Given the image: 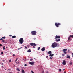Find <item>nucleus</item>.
Segmentation results:
<instances>
[{
  "label": "nucleus",
  "mask_w": 73,
  "mask_h": 73,
  "mask_svg": "<svg viewBox=\"0 0 73 73\" xmlns=\"http://www.w3.org/2000/svg\"><path fill=\"white\" fill-rule=\"evenodd\" d=\"M57 45H58L57 43L54 42L52 44L51 46H52V48H56V47H57Z\"/></svg>",
  "instance_id": "f257e3e1"
},
{
  "label": "nucleus",
  "mask_w": 73,
  "mask_h": 73,
  "mask_svg": "<svg viewBox=\"0 0 73 73\" xmlns=\"http://www.w3.org/2000/svg\"><path fill=\"white\" fill-rule=\"evenodd\" d=\"M19 44H22L24 42V39L23 38H20L19 40Z\"/></svg>",
  "instance_id": "f03ea898"
},
{
  "label": "nucleus",
  "mask_w": 73,
  "mask_h": 73,
  "mask_svg": "<svg viewBox=\"0 0 73 73\" xmlns=\"http://www.w3.org/2000/svg\"><path fill=\"white\" fill-rule=\"evenodd\" d=\"M55 26L58 28V27H59V25H61V23H55Z\"/></svg>",
  "instance_id": "7ed1b4c3"
},
{
  "label": "nucleus",
  "mask_w": 73,
  "mask_h": 73,
  "mask_svg": "<svg viewBox=\"0 0 73 73\" xmlns=\"http://www.w3.org/2000/svg\"><path fill=\"white\" fill-rule=\"evenodd\" d=\"M37 33V32L35 31H32L31 32V34L33 35V36H35Z\"/></svg>",
  "instance_id": "20e7f679"
},
{
  "label": "nucleus",
  "mask_w": 73,
  "mask_h": 73,
  "mask_svg": "<svg viewBox=\"0 0 73 73\" xmlns=\"http://www.w3.org/2000/svg\"><path fill=\"white\" fill-rule=\"evenodd\" d=\"M31 46H37V44L35 43H30Z\"/></svg>",
  "instance_id": "39448f33"
},
{
  "label": "nucleus",
  "mask_w": 73,
  "mask_h": 73,
  "mask_svg": "<svg viewBox=\"0 0 73 73\" xmlns=\"http://www.w3.org/2000/svg\"><path fill=\"white\" fill-rule=\"evenodd\" d=\"M41 50L42 52H44V51H45V48L43 47L41 49Z\"/></svg>",
  "instance_id": "423d86ee"
},
{
  "label": "nucleus",
  "mask_w": 73,
  "mask_h": 73,
  "mask_svg": "<svg viewBox=\"0 0 73 73\" xmlns=\"http://www.w3.org/2000/svg\"><path fill=\"white\" fill-rule=\"evenodd\" d=\"M66 61L65 60H64L63 61L62 64L64 65H66Z\"/></svg>",
  "instance_id": "0eeeda50"
},
{
  "label": "nucleus",
  "mask_w": 73,
  "mask_h": 73,
  "mask_svg": "<svg viewBox=\"0 0 73 73\" xmlns=\"http://www.w3.org/2000/svg\"><path fill=\"white\" fill-rule=\"evenodd\" d=\"M60 38V36H58L57 35H56L55 36V39H57V38Z\"/></svg>",
  "instance_id": "6e6552de"
},
{
  "label": "nucleus",
  "mask_w": 73,
  "mask_h": 73,
  "mask_svg": "<svg viewBox=\"0 0 73 73\" xmlns=\"http://www.w3.org/2000/svg\"><path fill=\"white\" fill-rule=\"evenodd\" d=\"M34 62H29V64H30V65H33V64H34Z\"/></svg>",
  "instance_id": "1a4fd4ad"
},
{
  "label": "nucleus",
  "mask_w": 73,
  "mask_h": 73,
  "mask_svg": "<svg viewBox=\"0 0 73 73\" xmlns=\"http://www.w3.org/2000/svg\"><path fill=\"white\" fill-rule=\"evenodd\" d=\"M68 49H63V52H66V51H67Z\"/></svg>",
  "instance_id": "9d476101"
},
{
  "label": "nucleus",
  "mask_w": 73,
  "mask_h": 73,
  "mask_svg": "<svg viewBox=\"0 0 73 73\" xmlns=\"http://www.w3.org/2000/svg\"><path fill=\"white\" fill-rule=\"evenodd\" d=\"M52 54V51H49L48 52V54Z\"/></svg>",
  "instance_id": "9b49d317"
},
{
  "label": "nucleus",
  "mask_w": 73,
  "mask_h": 73,
  "mask_svg": "<svg viewBox=\"0 0 73 73\" xmlns=\"http://www.w3.org/2000/svg\"><path fill=\"white\" fill-rule=\"evenodd\" d=\"M55 41H57V42H58V41H60V39H56L55 40Z\"/></svg>",
  "instance_id": "f8f14e48"
},
{
  "label": "nucleus",
  "mask_w": 73,
  "mask_h": 73,
  "mask_svg": "<svg viewBox=\"0 0 73 73\" xmlns=\"http://www.w3.org/2000/svg\"><path fill=\"white\" fill-rule=\"evenodd\" d=\"M70 37H71V36H70H70H69L68 38V40H70H70H70Z\"/></svg>",
  "instance_id": "ddd939ff"
},
{
  "label": "nucleus",
  "mask_w": 73,
  "mask_h": 73,
  "mask_svg": "<svg viewBox=\"0 0 73 73\" xmlns=\"http://www.w3.org/2000/svg\"><path fill=\"white\" fill-rule=\"evenodd\" d=\"M54 55V54H52V55L51 54H50L49 55V56L50 57H53V56Z\"/></svg>",
  "instance_id": "4468645a"
},
{
  "label": "nucleus",
  "mask_w": 73,
  "mask_h": 73,
  "mask_svg": "<svg viewBox=\"0 0 73 73\" xmlns=\"http://www.w3.org/2000/svg\"><path fill=\"white\" fill-rule=\"evenodd\" d=\"M66 58L69 59H70V57L69 56H68L66 57Z\"/></svg>",
  "instance_id": "2eb2a0df"
},
{
  "label": "nucleus",
  "mask_w": 73,
  "mask_h": 73,
  "mask_svg": "<svg viewBox=\"0 0 73 73\" xmlns=\"http://www.w3.org/2000/svg\"><path fill=\"white\" fill-rule=\"evenodd\" d=\"M16 37L15 36H12V38H15Z\"/></svg>",
  "instance_id": "dca6fc26"
},
{
  "label": "nucleus",
  "mask_w": 73,
  "mask_h": 73,
  "mask_svg": "<svg viewBox=\"0 0 73 73\" xmlns=\"http://www.w3.org/2000/svg\"><path fill=\"white\" fill-rule=\"evenodd\" d=\"M22 73H25L24 70H23V69H22Z\"/></svg>",
  "instance_id": "f3484780"
},
{
  "label": "nucleus",
  "mask_w": 73,
  "mask_h": 73,
  "mask_svg": "<svg viewBox=\"0 0 73 73\" xmlns=\"http://www.w3.org/2000/svg\"><path fill=\"white\" fill-rule=\"evenodd\" d=\"M31 52V50H30V49H29L27 51V52H28L29 53Z\"/></svg>",
  "instance_id": "a211bd4d"
},
{
  "label": "nucleus",
  "mask_w": 73,
  "mask_h": 73,
  "mask_svg": "<svg viewBox=\"0 0 73 73\" xmlns=\"http://www.w3.org/2000/svg\"><path fill=\"white\" fill-rule=\"evenodd\" d=\"M5 46H3V50H5Z\"/></svg>",
  "instance_id": "6ab92c4d"
},
{
  "label": "nucleus",
  "mask_w": 73,
  "mask_h": 73,
  "mask_svg": "<svg viewBox=\"0 0 73 73\" xmlns=\"http://www.w3.org/2000/svg\"><path fill=\"white\" fill-rule=\"evenodd\" d=\"M16 70H17L18 71H20V70L18 68H17V69H16Z\"/></svg>",
  "instance_id": "aec40b11"
},
{
  "label": "nucleus",
  "mask_w": 73,
  "mask_h": 73,
  "mask_svg": "<svg viewBox=\"0 0 73 73\" xmlns=\"http://www.w3.org/2000/svg\"><path fill=\"white\" fill-rule=\"evenodd\" d=\"M40 49H41V48H40V47H39L38 48V50H40Z\"/></svg>",
  "instance_id": "412c9836"
},
{
  "label": "nucleus",
  "mask_w": 73,
  "mask_h": 73,
  "mask_svg": "<svg viewBox=\"0 0 73 73\" xmlns=\"http://www.w3.org/2000/svg\"><path fill=\"white\" fill-rule=\"evenodd\" d=\"M2 38H3V39H5V37L4 36L3 37H2Z\"/></svg>",
  "instance_id": "4be33fe9"
},
{
  "label": "nucleus",
  "mask_w": 73,
  "mask_h": 73,
  "mask_svg": "<svg viewBox=\"0 0 73 73\" xmlns=\"http://www.w3.org/2000/svg\"><path fill=\"white\" fill-rule=\"evenodd\" d=\"M2 42H4V43H6L5 42H4V40H3L2 41Z\"/></svg>",
  "instance_id": "5701e85b"
},
{
  "label": "nucleus",
  "mask_w": 73,
  "mask_h": 73,
  "mask_svg": "<svg viewBox=\"0 0 73 73\" xmlns=\"http://www.w3.org/2000/svg\"><path fill=\"white\" fill-rule=\"evenodd\" d=\"M70 65H72V62H70Z\"/></svg>",
  "instance_id": "b1692460"
},
{
  "label": "nucleus",
  "mask_w": 73,
  "mask_h": 73,
  "mask_svg": "<svg viewBox=\"0 0 73 73\" xmlns=\"http://www.w3.org/2000/svg\"><path fill=\"white\" fill-rule=\"evenodd\" d=\"M59 72H61V69H59Z\"/></svg>",
  "instance_id": "393cba45"
},
{
  "label": "nucleus",
  "mask_w": 73,
  "mask_h": 73,
  "mask_svg": "<svg viewBox=\"0 0 73 73\" xmlns=\"http://www.w3.org/2000/svg\"><path fill=\"white\" fill-rule=\"evenodd\" d=\"M0 46H3V45L1 44H0Z\"/></svg>",
  "instance_id": "a878e982"
},
{
  "label": "nucleus",
  "mask_w": 73,
  "mask_h": 73,
  "mask_svg": "<svg viewBox=\"0 0 73 73\" xmlns=\"http://www.w3.org/2000/svg\"><path fill=\"white\" fill-rule=\"evenodd\" d=\"M64 54H66V53H67V52H64Z\"/></svg>",
  "instance_id": "bb28decb"
},
{
  "label": "nucleus",
  "mask_w": 73,
  "mask_h": 73,
  "mask_svg": "<svg viewBox=\"0 0 73 73\" xmlns=\"http://www.w3.org/2000/svg\"><path fill=\"white\" fill-rule=\"evenodd\" d=\"M9 62H11V60H9Z\"/></svg>",
  "instance_id": "cd10ccee"
},
{
  "label": "nucleus",
  "mask_w": 73,
  "mask_h": 73,
  "mask_svg": "<svg viewBox=\"0 0 73 73\" xmlns=\"http://www.w3.org/2000/svg\"><path fill=\"white\" fill-rule=\"evenodd\" d=\"M50 59H53V57H50Z\"/></svg>",
  "instance_id": "c85d7f7f"
},
{
  "label": "nucleus",
  "mask_w": 73,
  "mask_h": 73,
  "mask_svg": "<svg viewBox=\"0 0 73 73\" xmlns=\"http://www.w3.org/2000/svg\"><path fill=\"white\" fill-rule=\"evenodd\" d=\"M32 60H33V59H31L30 60V61H32Z\"/></svg>",
  "instance_id": "c756f323"
},
{
  "label": "nucleus",
  "mask_w": 73,
  "mask_h": 73,
  "mask_svg": "<svg viewBox=\"0 0 73 73\" xmlns=\"http://www.w3.org/2000/svg\"><path fill=\"white\" fill-rule=\"evenodd\" d=\"M35 46H33V48H35Z\"/></svg>",
  "instance_id": "7c9ffc66"
},
{
  "label": "nucleus",
  "mask_w": 73,
  "mask_h": 73,
  "mask_svg": "<svg viewBox=\"0 0 73 73\" xmlns=\"http://www.w3.org/2000/svg\"><path fill=\"white\" fill-rule=\"evenodd\" d=\"M3 40V38L0 39V40Z\"/></svg>",
  "instance_id": "2f4dec72"
},
{
  "label": "nucleus",
  "mask_w": 73,
  "mask_h": 73,
  "mask_svg": "<svg viewBox=\"0 0 73 73\" xmlns=\"http://www.w3.org/2000/svg\"><path fill=\"white\" fill-rule=\"evenodd\" d=\"M1 54H3V52H1Z\"/></svg>",
  "instance_id": "473e14b6"
},
{
  "label": "nucleus",
  "mask_w": 73,
  "mask_h": 73,
  "mask_svg": "<svg viewBox=\"0 0 73 73\" xmlns=\"http://www.w3.org/2000/svg\"><path fill=\"white\" fill-rule=\"evenodd\" d=\"M9 36H10V37H12V35H10Z\"/></svg>",
  "instance_id": "72a5a7b5"
},
{
  "label": "nucleus",
  "mask_w": 73,
  "mask_h": 73,
  "mask_svg": "<svg viewBox=\"0 0 73 73\" xmlns=\"http://www.w3.org/2000/svg\"><path fill=\"white\" fill-rule=\"evenodd\" d=\"M24 66H27V64H25Z\"/></svg>",
  "instance_id": "f704fd0d"
},
{
  "label": "nucleus",
  "mask_w": 73,
  "mask_h": 73,
  "mask_svg": "<svg viewBox=\"0 0 73 73\" xmlns=\"http://www.w3.org/2000/svg\"><path fill=\"white\" fill-rule=\"evenodd\" d=\"M31 73H34V72H33V71H31Z\"/></svg>",
  "instance_id": "c9c22d12"
},
{
  "label": "nucleus",
  "mask_w": 73,
  "mask_h": 73,
  "mask_svg": "<svg viewBox=\"0 0 73 73\" xmlns=\"http://www.w3.org/2000/svg\"><path fill=\"white\" fill-rule=\"evenodd\" d=\"M62 55H63V56H65V55L63 54H62Z\"/></svg>",
  "instance_id": "e433bc0d"
},
{
  "label": "nucleus",
  "mask_w": 73,
  "mask_h": 73,
  "mask_svg": "<svg viewBox=\"0 0 73 73\" xmlns=\"http://www.w3.org/2000/svg\"><path fill=\"white\" fill-rule=\"evenodd\" d=\"M21 47L20 48H18V50H19V49H21Z\"/></svg>",
  "instance_id": "4c0bfd02"
},
{
  "label": "nucleus",
  "mask_w": 73,
  "mask_h": 73,
  "mask_svg": "<svg viewBox=\"0 0 73 73\" xmlns=\"http://www.w3.org/2000/svg\"><path fill=\"white\" fill-rule=\"evenodd\" d=\"M16 64H19V62H16Z\"/></svg>",
  "instance_id": "58836bf2"
},
{
  "label": "nucleus",
  "mask_w": 73,
  "mask_h": 73,
  "mask_svg": "<svg viewBox=\"0 0 73 73\" xmlns=\"http://www.w3.org/2000/svg\"><path fill=\"white\" fill-rule=\"evenodd\" d=\"M17 58L15 60V61H17Z\"/></svg>",
  "instance_id": "ea45409f"
},
{
  "label": "nucleus",
  "mask_w": 73,
  "mask_h": 73,
  "mask_svg": "<svg viewBox=\"0 0 73 73\" xmlns=\"http://www.w3.org/2000/svg\"><path fill=\"white\" fill-rule=\"evenodd\" d=\"M25 48H27V47H26V46H25Z\"/></svg>",
  "instance_id": "a19ab883"
},
{
  "label": "nucleus",
  "mask_w": 73,
  "mask_h": 73,
  "mask_svg": "<svg viewBox=\"0 0 73 73\" xmlns=\"http://www.w3.org/2000/svg\"><path fill=\"white\" fill-rule=\"evenodd\" d=\"M46 58H48V56H46Z\"/></svg>",
  "instance_id": "79ce46f5"
},
{
  "label": "nucleus",
  "mask_w": 73,
  "mask_h": 73,
  "mask_svg": "<svg viewBox=\"0 0 73 73\" xmlns=\"http://www.w3.org/2000/svg\"><path fill=\"white\" fill-rule=\"evenodd\" d=\"M9 73H12V72H9Z\"/></svg>",
  "instance_id": "37998d69"
},
{
  "label": "nucleus",
  "mask_w": 73,
  "mask_h": 73,
  "mask_svg": "<svg viewBox=\"0 0 73 73\" xmlns=\"http://www.w3.org/2000/svg\"><path fill=\"white\" fill-rule=\"evenodd\" d=\"M36 38H34V40H36Z\"/></svg>",
  "instance_id": "c03bdc74"
},
{
  "label": "nucleus",
  "mask_w": 73,
  "mask_h": 73,
  "mask_svg": "<svg viewBox=\"0 0 73 73\" xmlns=\"http://www.w3.org/2000/svg\"><path fill=\"white\" fill-rule=\"evenodd\" d=\"M8 70L11 71V69H8Z\"/></svg>",
  "instance_id": "a18cd8bd"
},
{
  "label": "nucleus",
  "mask_w": 73,
  "mask_h": 73,
  "mask_svg": "<svg viewBox=\"0 0 73 73\" xmlns=\"http://www.w3.org/2000/svg\"><path fill=\"white\" fill-rule=\"evenodd\" d=\"M42 73H44V71H43Z\"/></svg>",
  "instance_id": "49530a36"
},
{
  "label": "nucleus",
  "mask_w": 73,
  "mask_h": 73,
  "mask_svg": "<svg viewBox=\"0 0 73 73\" xmlns=\"http://www.w3.org/2000/svg\"><path fill=\"white\" fill-rule=\"evenodd\" d=\"M13 57H14V56H15V54H13Z\"/></svg>",
  "instance_id": "de8ad7c7"
},
{
  "label": "nucleus",
  "mask_w": 73,
  "mask_h": 73,
  "mask_svg": "<svg viewBox=\"0 0 73 73\" xmlns=\"http://www.w3.org/2000/svg\"><path fill=\"white\" fill-rule=\"evenodd\" d=\"M6 49H8V47H6Z\"/></svg>",
  "instance_id": "09e8293b"
},
{
  "label": "nucleus",
  "mask_w": 73,
  "mask_h": 73,
  "mask_svg": "<svg viewBox=\"0 0 73 73\" xmlns=\"http://www.w3.org/2000/svg\"><path fill=\"white\" fill-rule=\"evenodd\" d=\"M64 73H66V72H64Z\"/></svg>",
  "instance_id": "8fccbe9b"
},
{
  "label": "nucleus",
  "mask_w": 73,
  "mask_h": 73,
  "mask_svg": "<svg viewBox=\"0 0 73 73\" xmlns=\"http://www.w3.org/2000/svg\"><path fill=\"white\" fill-rule=\"evenodd\" d=\"M68 52H70V50H68Z\"/></svg>",
  "instance_id": "3c124183"
},
{
  "label": "nucleus",
  "mask_w": 73,
  "mask_h": 73,
  "mask_svg": "<svg viewBox=\"0 0 73 73\" xmlns=\"http://www.w3.org/2000/svg\"><path fill=\"white\" fill-rule=\"evenodd\" d=\"M72 55H73V53H72Z\"/></svg>",
  "instance_id": "603ef678"
},
{
  "label": "nucleus",
  "mask_w": 73,
  "mask_h": 73,
  "mask_svg": "<svg viewBox=\"0 0 73 73\" xmlns=\"http://www.w3.org/2000/svg\"><path fill=\"white\" fill-rule=\"evenodd\" d=\"M1 64H2V65H3V63H1Z\"/></svg>",
  "instance_id": "864d4df0"
},
{
  "label": "nucleus",
  "mask_w": 73,
  "mask_h": 73,
  "mask_svg": "<svg viewBox=\"0 0 73 73\" xmlns=\"http://www.w3.org/2000/svg\"><path fill=\"white\" fill-rule=\"evenodd\" d=\"M65 70V69H63V70Z\"/></svg>",
  "instance_id": "5fc2aeb1"
},
{
  "label": "nucleus",
  "mask_w": 73,
  "mask_h": 73,
  "mask_svg": "<svg viewBox=\"0 0 73 73\" xmlns=\"http://www.w3.org/2000/svg\"><path fill=\"white\" fill-rule=\"evenodd\" d=\"M10 54H12V53L11 52H10Z\"/></svg>",
  "instance_id": "6e6d98bb"
},
{
  "label": "nucleus",
  "mask_w": 73,
  "mask_h": 73,
  "mask_svg": "<svg viewBox=\"0 0 73 73\" xmlns=\"http://www.w3.org/2000/svg\"><path fill=\"white\" fill-rule=\"evenodd\" d=\"M72 57H73V55H72Z\"/></svg>",
  "instance_id": "4d7b16f0"
}]
</instances>
